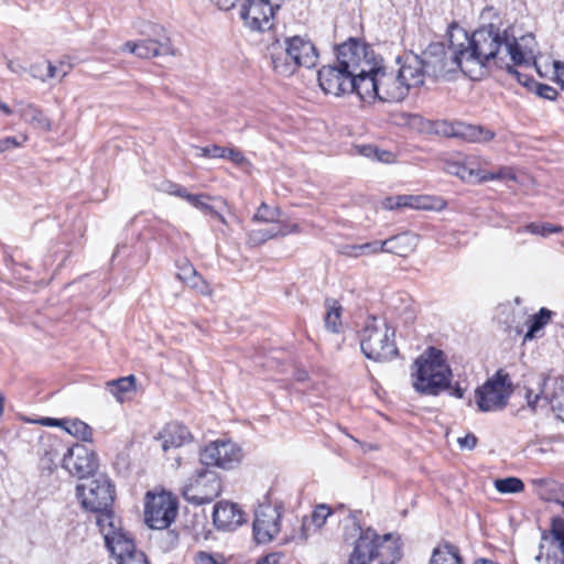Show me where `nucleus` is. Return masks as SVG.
<instances>
[{"instance_id":"35","label":"nucleus","mask_w":564,"mask_h":564,"mask_svg":"<svg viewBox=\"0 0 564 564\" xmlns=\"http://www.w3.org/2000/svg\"><path fill=\"white\" fill-rule=\"evenodd\" d=\"M21 117L36 128L48 131L51 129V121L46 118L43 111L34 105H28L21 112Z\"/></svg>"},{"instance_id":"51","label":"nucleus","mask_w":564,"mask_h":564,"mask_svg":"<svg viewBox=\"0 0 564 564\" xmlns=\"http://www.w3.org/2000/svg\"><path fill=\"white\" fill-rule=\"evenodd\" d=\"M536 94L545 99L555 100L558 96V93L555 88L546 84H536Z\"/></svg>"},{"instance_id":"48","label":"nucleus","mask_w":564,"mask_h":564,"mask_svg":"<svg viewBox=\"0 0 564 564\" xmlns=\"http://www.w3.org/2000/svg\"><path fill=\"white\" fill-rule=\"evenodd\" d=\"M225 158L236 165H242L247 162L245 154L237 148H225Z\"/></svg>"},{"instance_id":"2","label":"nucleus","mask_w":564,"mask_h":564,"mask_svg":"<svg viewBox=\"0 0 564 564\" xmlns=\"http://www.w3.org/2000/svg\"><path fill=\"white\" fill-rule=\"evenodd\" d=\"M357 539L352 543V550L348 555L347 564H397L403 555L401 535L395 532L378 533L372 527L361 528Z\"/></svg>"},{"instance_id":"56","label":"nucleus","mask_w":564,"mask_h":564,"mask_svg":"<svg viewBox=\"0 0 564 564\" xmlns=\"http://www.w3.org/2000/svg\"><path fill=\"white\" fill-rule=\"evenodd\" d=\"M118 564H150V563L144 553H134V555H130V557H126L124 560L118 562Z\"/></svg>"},{"instance_id":"36","label":"nucleus","mask_w":564,"mask_h":564,"mask_svg":"<svg viewBox=\"0 0 564 564\" xmlns=\"http://www.w3.org/2000/svg\"><path fill=\"white\" fill-rule=\"evenodd\" d=\"M549 399L553 411L564 422V378L554 380Z\"/></svg>"},{"instance_id":"31","label":"nucleus","mask_w":564,"mask_h":564,"mask_svg":"<svg viewBox=\"0 0 564 564\" xmlns=\"http://www.w3.org/2000/svg\"><path fill=\"white\" fill-rule=\"evenodd\" d=\"M107 390L115 397L119 403L129 400V394L137 391V378L134 375L120 377L106 382Z\"/></svg>"},{"instance_id":"62","label":"nucleus","mask_w":564,"mask_h":564,"mask_svg":"<svg viewBox=\"0 0 564 564\" xmlns=\"http://www.w3.org/2000/svg\"><path fill=\"white\" fill-rule=\"evenodd\" d=\"M205 214H208L210 215L212 217L216 218L218 216V212L209 204H207V206L205 207V209L203 210Z\"/></svg>"},{"instance_id":"21","label":"nucleus","mask_w":564,"mask_h":564,"mask_svg":"<svg viewBox=\"0 0 564 564\" xmlns=\"http://www.w3.org/2000/svg\"><path fill=\"white\" fill-rule=\"evenodd\" d=\"M24 422L40 424L43 426H57L65 430L70 435L82 440L83 442L93 443L94 430L84 421L79 419H54V417H41V419H29L24 417Z\"/></svg>"},{"instance_id":"12","label":"nucleus","mask_w":564,"mask_h":564,"mask_svg":"<svg viewBox=\"0 0 564 564\" xmlns=\"http://www.w3.org/2000/svg\"><path fill=\"white\" fill-rule=\"evenodd\" d=\"M76 496L85 510L100 511L113 506L116 489L109 479L101 477L77 485Z\"/></svg>"},{"instance_id":"29","label":"nucleus","mask_w":564,"mask_h":564,"mask_svg":"<svg viewBox=\"0 0 564 564\" xmlns=\"http://www.w3.org/2000/svg\"><path fill=\"white\" fill-rule=\"evenodd\" d=\"M271 65L275 74L284 77L292 76L296 72L288 37L284 40V47L273 46L271 48Z\"/></svg>"},{"instance_id":"22","label":"nucleus","mask_w":564,"mask_h":564,"mask_svg":"<svg viewBox=\"0 0 564 564\" xmlns=\"http://www.w3.org/2000/svg\"><path fill=\"white\" fill-rule=\"evenodd\" d=\"M444 133L447 137L459 138L467 142H489L496 133L482 126L464 122L444 123Z\"/></svg>"},{"instance_id":"32","label":"nucleus","mask_w":564,"mask_h":564,"mask_svg":"<svg viewBox=\"0 0 564 564\" xmlns=\"http://www.w3.org/2000/svg\"><path fill=\"white\" fill-rule=\"evenodd\" d=\"M430 564H463V558L455 544L443 541L433 550Z\"/></svg>"},{"instance_id":"55","label":"nucleus","mask_w":564,"mask_h":564,"mask_svg":"<svg viewBox=\"0 0 564 564\" xmlns=\"http://www.w3.org/2000/svg\"><path fill=\"white\" fill-rule=\"evenodd\" d=\"M457 442L462 448L474 449L478 440L475 434L468 433L464 437H459Z\"/></svg>"},{"instance_id":"1","label":"nucleus","mask_w":564,"mask_h":564,"mask_svg":"<svg viewBox=\"0 0 564 564\" xmlns=\"http://www.w3.org/2000/svg\"><path fill=\"white\" fill-rule=\"evenodd\" d=\"M449 62H442L437 65L435 61L431 64L435 73H454L462 70L465 75L473 77L471 65L486 66L489 62L507 67L508 73L518 83L529 86L532 79L523 76L513 66L530 65L535 59L538 43L532 33L517 37L513 25H508L500 31V22L488 24L477 29L470 37L453 21L447 29Z\"/></svg>"},{"instance_id":"19","label":"nucleus","mask_w":564,"mask_h":564,"mask_svg":"<svg viewBox=\"0 0 564 564\" xmlns=\"http://www.w3.org/2000/svg\"><path fill=\"white\" fill-rule=\"evenodd\" d=\"M379 100L383 102H398L403 100L408 94L405 85L400 79L397 69H389L377 65Z\"/></svg>"},{"instance_id":"45","label":"nucleus","mask_w":564,"mask_h":564,"mask_svg":"<svg viewBox=\"0 0 564 564\" xmlns=\"http://www.w3.org/2000/svg\"><path fill=\"white\" fill-rule=\"evenodd\" d=\"M196 273L195 267L187 260L177 264L176 276L183 283L187 282Z\"/></svg>"},{"instance_id":"14","label":"nucleus","mask_w":564,"mask_h":564,"mask_svg":"<svg viewBox=\"0 0 564 564\" xmlns=\"http://www.w3.org/2000/svg\"><path fill=\"white\" fill-rule=\"evenodd\" d=\"M148 39L138 42L127 41L123 48L140 58H154L162 55H175L171 39L166 35L165 29L159 24L151 25Z\"/></svg>"},{"instance_id":"3","label":"nucleus","mask_w":564,"mask_h":564,"mask_svg":"<svg viewBox=\"0 0 564 564\" xmlns=\"http://www.w3.org/2000/svg\"><path fill=\"white\" fill-rule=\"evenodd\" d=\"M452 378L447 356L437 347L429 346L413 362L412 387L421 394L438 395L449 388Z\"/></svg>"},{"instance_id":"13","label":"nucleus","mask_w":564,"mask_h":564,"mask_svg":"<svg viewBox=\"0 0 564 564\" xmlns=\"http://www.w3.org/2000/svg\"><path fill=\"white\" fill-rule=\"evenodd\" d=\"M284 508L279 503H260L254 511L252 523L253 539L265 544L273 541L281 531Z\"/></svg>"},{"instance_id":"50","label":"nucleus","mask_w":564,"mask_h":564,"mask_svg":"<svg viewBox=\"0 0 564 564\" xmlns=\"http://www.w3.org/2000/svg\"><path fill=\"white\" fill-rule=\"evenodd\" d=\"M225 147L212 144L200 148V155L204 158L221 159L225 158Z\"/></svg>"},{"instance_id":"10","label":"nucleus","mask_w":564,"mask_h":564,"mask_svg":"<svg viewBox=\"0 0 564 564\" xmlns=\"http://www.w3.org/2000/svg\"><path fill=\"white\" fill-rule=\"evenodd\" d=\"M243 451L240 445L229 438H218L208 442L199 452V462L209 468L221 470L237 468L243 459Z\"/></svg>"},{"instance_id":"53","label":"nucleus","mask_w":564,"mask_h":564,"mask_svg":"<svg viewBox=\"0 0 564 564\" xmlns=\"http://www.w3.org/2000/svg\"><path fill=\"white\" fill-rule=\"evenodd\" d=\"M384 240L383 241H373L362 243V249L365 254H376L380 252H384Z\"/></svg>"},{"instance_id":"49","label":"nucleus","mask_w":564,"mask_h":564,"mask_svg":"<svg viewBox=\"0 0 564 564\" xmlns=\"http://www.w3.org/2000/svg\"><path fill=\"white\" fill-rule=\"evenodd\" d=\"M553 75L551 79L564 89V61H553Z\"/></svg>"},{"instance_id":"60","label":"nucleus","mask_w":564,"mask_h":564,"mask_svg":"<svg viewBox=\"0 0 564 564\" xmlns=\"http://www.w3.org/2000/svg\"><path fill=\"white\" fill-rule=\"evenodd\" d=\"M221 10H229L236 6L237 0H213Z\"/></svg>"},{"instance_id":"43","label":"nucleus","mask_w":564,"mask_h":564,"mask_svg":"<svg viewBox=\"0 0 564 564\" xmlns=\"http://www.w3.org/2000/svg\"><path fill=\"white\" fill-rule=\"evenodd\" d=\"M29 140L28 134H21V140L17 137H6L0 139V153H3L8 150L20 148Z\"/></svg>"},{"instance_id":"4","label":"nucleus","mask_w":564,"mask_h":564,"mask_svg":"<svg viewBox=\"0 0 564 564\" xmlns=\"http://www.w3.org/2000/svg\"><path fill=\"white\" fill-rule=\"evenodd\" d=\"M360 347L364 355L375 361H389L399 355L395 329L384 319L369 316L361 330Z\"/></svg>"},{"instance_id":"16","label":"nucleus","mask_w":564,"mask_h":564,"mask_svg":"<svg viewBox=\"0 0 564 564\" xmlns=\"http://www.w3.org/2000/svg\"><path fill=\"white\" fill-rule=\"evenodd\" d=\"M274 14V7L270 0H246L240 10L245 24L257 32L271 30Z\"/></svg>"},{"instance_id":"5","label":"nucleus","mask_w":564,"mask_h":564,"mask_svg":"<svg viewBox=\"0 0 564 564\" xmlns=\"http://www.w3.org/2000/svg\"><path fill=\"white\" fill-rule=\"evenodd\" d=\"M178 498L164 489L149 490L144 495L143 521L152 530H165L176 520Z\"/></svg>"},{"instance_id":"33","label":"nucleus","mask_w":564,"mask_h":564,"mask_svg":"<svg viewBox=\"0 0 564 564\" xmlns=\"http://www.w3.org/2000/svg\"><path fill=\"white\" fill-rule=\"evenodd\" d=\"M332 514L333 510L329 506L325 503L317 505L310 516L304 517L302 522L303 531L310 533L319 530Z\"/></svg>"},{"instance_id":"24","label":"nucleus","mask_w":564,"mask_h":564,"mask_svg":"<svg viewBox=\"0 0 564 564\" xmlns=\"http://www.w3.org/2000/svg\"><path fill=\"white\" fill-rule=\"evenodd\" d=\"M378 74H377V65L373 66L371 72L365 73H356L351 76V90L349 93H355L357 96L366 102H375L379 100L378 93Z\"/></svg>"},{"instance_id":"44","label":"nucleus","mask_w":564,"mask_h":564,"mask_svg":"<svg viewBox=\"0 0 564 564\" xmlns=\"http://www.w3.org/2000/svg\"><path fill=\"white\" fill-rule=\"evenodd\" d=\"M195 564H226V560L221 554L200 551L195 556Z\"/></svg>"},{"instance_id":"46","label":"nucleus","mask_w":564,"mask_h":564,"mask_svg":"<svg viewBox=\"0 0 564 564\" xmlns=\"http://www.w3.org/2000/svg\"><path fill=\"white\" fill-rule=\"evenodd\" d=\"M367 152L366 155H373L378 161L384 163H391L394 161V154L390 151L379 150L378 148L368 147L365 149Z\"/></svg>"},{"instance_id":"8","label":"nucleus","mask_w":564,"mask_h":564,"mask_svg":"<svg viewBox=\"0 0 564 564\" xmlns=\"http://www.w3.org/2000/svg\"><path fill=\"white\" fill-rule=\"evenodd\" d=\"M513 391L509 373L499 369L475 390V402L478 411L492 412L502 410Z\"/></svg>"},{"instance_id":"25","label":"nucleus","mask_w":564,"mask_h":564,"mask_svg":"<svg viewBox=\"0 0 564 564\" xmlns=\"http://www.w3.org/2000/svg\"><path fill=\"white\" fill-rule=\"evenodd\" d=\"M106 545L117 562L134 555V553H143L135 547L134 540L122 530L107 532L105 539Z\"/></svg>"},{"instance_id":"52","label":"nucleus","mask_w":564,"mask_h":564,"mask_svg":"<svg viewBox=\"0 0 564 564\" xmlns=\"http://www.w3.org/2000/svg\"><path fill=\"white\" fill-rule=\"evenodd\" d=\"M166 192L170 194V195H173L175 197H180L182 199H186L187 195H188V191L186 189V187H184L183 185L181 184H177V183H174V182H169L167 183V187H166Z\"/></svg>"},{"instance_id":"39","label":"nucleus","mask_w":564,"mask_h":564,"mask_svg":"<svg viewBox=\"0 0 564 564\" xmlns=\"http://www.w3.org/2000/svg\"><path fill=\"white\" fill-rule=\"evenodd\" d=\"M93 512L97 514L96 524L98 525L100 533L104 535V539H106L107 532H115L118 530L115 525V512L112 507H108L106 510Z\"/></svg>"},{"instance_id":"26","label":"nucleus","mask_w":564,"mask_h":564,"mask_svg":"<svg viewBox=\"0 0 564 564\" xmlns=\"http://www.w3.org/2000/svg\"><path fill=\"white\" fill-rule=\"evenodd\" d=\"M280 210L275 207H271L265 203H262L254 214V219L264 223H278L279 228L275 232L268 234V238H274L278 236H286L290 234L300 232V226L297 224H285L279 221Z\"/></svg>"},{"instance_id":"41","label":"nucleus","mask_w":564,"mask_h":564,"mask_svg":"<svg viewBox=\"0 0 564 564\" xmlns=\"http://www.w3.org/2000/svg\"><path fill=\"white\" fill-rule=\"evenodd\" d=\"M524 230L542 237L550 236L552 234H560L563 231V227L560 225H553L551 223H530L525 225Z\"/></svg>"},{"instance_id":"54","label":"nucleus","mask_w":564,"mask_h":564,"mask_svg":"<svg viewBox=\"0 0 564 564\" xmlns=\"http://www.w3.org/2000/svg\"><path fill=\"white\" fill-rule=\"evenodd\" d=\"M57 70L62 77H65L68 75L72 69L74 68V64L70 61V57L65 55L61 59H58L57 64Z\"/></svg>"},{"instance_id":"18","label":"nucleus","mask_w":564,"mask_h":564,"mask_svg":"<svg viewBox=\"0 0 564 564\" xmlns=\"http://www.w3.org/2000/svg\"><path fill=\"white\" fill-rule=\"evenodd\" d=\"M351 74L338 64V66H323L317 74L321 88L325 94L340 96L351 90Z\"/></svg>"},{"instance_id":"40","label":"nucleus","mask_w":564,"mask_h":564,"mask_svg":"<svg viewBox=\"0 0 564 564\" xmlns=\"http://www.w3.org/2000/svg\"><path fill=\"white\" fill-rule=\"evenodd\" d=\"M494 485L496 490L500 494H519L524 490V484L518 477L496 479Z\"/></svg>"},{"instance_id":"28","label":"nucleus","mask_w":564,"mask_h":564,"mask_svg":"<svg viewBox=\"0 0 564 564\" xmlns=\"http://www.w3.org/2000/svg\"><path fill=\"white\" fill-rule=\"evenodd\" d=\"M68 447L58 436L47 434L40 438L39 455L43 462L55 464L58 459L63 462L64 454Z\"/></svg>"},{"instance_id":"15","label":"nucleus","mask_w":564,"mask_h":564,"mask_svg":"<svg viewBox=\"0 0 564 564\" xmlns=\"http://www.w3.org/2000/svg\"><path fill=\"white\" fill-rule=\"evenodd\" d=\"M63 468L79 479L88 478L98 470L99 458L95 449L75 443L64 454Z\"/></svg>"},{"instance_id":"27","label":"nucleus","mask_w":564,"mask_h":564,"mask_svg":"<svg viewBox=\"0 0 564 564\" xmlns=\"http://www.w3.org/2000/svg\"><path fill=\"white\" fill-rule=\"evenodd\" d=\"M384 252L406 258L413 253L419 245V236L411 231H404L384 240Z\"/></svg>"},{"instance_id":"6","label":"nucleus","mask_w":564,"mask_h":564,"mask_svg":"<svg viewBox=\"0 0 564 564\" xmlns=\"http://www.w3.org/2000/svg\"><path fill=\"white\" fill-rule=\"evenodd\" d=\"M485 163L479 155L458 154L456 158L446 160L444 169L448 174L455 175L466 183H485L494 180L516 178L510 169L500 167L497 172H489L484 167Z\"/></svg>"},{"instance_id":"63","label":"nucleus","mask_w":564,"mask_h":564,"mask_svg":"<svg viewBox=\"0 0 564 564\" xmlns=\"http://www.w3.org/2000/svg\"><path fill=\"white\" fill-rule=\"evenodd\" d=\"M205 214H208L210 215L212 217L216 218L218 216V212L209 204H207V206L205 207V209L203 210Z\"/></svg>"},{"instance_id":"59","label":"nucleus","mask_w":564,"mask_h":564,"mask_svg":"<svg viewBox=\"0 0 564 564\" xmlns=\"http://www.w3.org/2000/svg\"><path fill=\"white\" fill-rule=\"evenodd\" d=\"M257 564H281V554L270 553L258 561Z\"/></svg>"},{"instance_id":"61","label":"nucleus","mask_w":564,"mask_h":564,"mask_svg":"<svg viewBox=\"0 0 564 564\" xmlns=\"http://www.w3.org/2000/svg\"><path fill=\"white\" fill-rule=\"evenodd\" d=\"M451 394L454 395L457 399H462L465 395V388H462L458 383H456L454 387L449 384Z\"/></svg>"},{"instance_id":"42","label":"nucleus","mask_w":564,"mask_h":564,"mask_svg":"<svg viewBox=\"0 0 564 564\" xmlns=\"http://www.w3.org/2000/svg\"><path fill=\"white\" fill-rule=\"evenodd\" d=\"M186 286L194 290L196 293L204 296H212L213 289L209 283L197 272L187 282L184 283Z\"/></svg>"},{"instance_id":"64","label":"nucleus","mask_w":564,"mask_h":564,"mask_svg":"<svg viewBox=\"0 0 564 564\" xmlns=\"http://www.w3.org/2000/svg\"><path fill=\"white\" fill-rule=\"evenodd\" d=\"M475 564H498V563H495L490 560H486V558H479L475 562Z\"/></svg>"},{"instance_id":"20","label":"nucleus","mask_w":564,"mask_h":564,"mask_svg":"<svg viewBox=\"0 0 564 564\" xmlns=\"http://www.w3.org/2000/svg\"><path fill=\"white\" fill-rule=\"evenodd\" d=\"M290 55H292L296 70L301 67L313 68L318 63V51L315 44L306 36L294 35L288 37Z\"/></svg>"},{"instance_id":"58","label":"nucleus","mask_w":564,"mask_h":564,"mask_svg":"<svg viewBox=\"0 0 564 564\" xmlns=\"http://www.w3.org/2000/svg\"><path fill=\"white\" fill-rule=\"evenodd\" d=\"M481 18L484 20L497 19L500 21V13L495 7L488 6V7L484 8V10L481 12Z\"/></svg>"},{"instance_id":"17","label":"nucleus","mask_w":564,"mask_h":564,"mask_svg":"<svg viewBox=\"0 0 564 564\" xmlns=\"http://www.w3.org/2000/svg\"><path fill=\"white\" fill-rule=\"evenodd\" d=\"M386 210H399L404 208L422 210H443L447 203L442 197L432 195H395L386 197L381 202Z\"/></svg>"},{"instance_id":"23","label":"nucleus","mask_w":564,"mask_h":564,"mask_svg":"<svg viewBox=\"0 0 564 564\" xmlns=\"http://www.w3.org/2000/svg\"><path fill=\"white\" fill-rule=\"evenodd\" d=\"M215 525L221 530H234L245 522V512L230 501H218L213 511Z\"/></svg>"},{"instance_id":"11","label":"nucleus","mask_w":564,"mask_h":564,"mask_svg":"<svg viewBox=\"0 0 564 564\" xmlns=\"http://www.w3.org/2000/svg\"><path fill=\"white\" fill-rule=\"evenodd\" d=\"M337 62L351 75L359 72H371L373 66L378 65L371 46L355 37H350L338 46Z\"/></svg>"},{"instance_id":"57","label":"nucleus","mask_w":564,"mask_h":564,"mask_svg":"<svg viewBox=\"0 0 564 564\" xmlns=\"http://www.w3.org/2000/svg\"><path fill=\"white\" fill-rule=\"evenodd\" d=\"M343 254L350 257V258H358L364 253L362 245H350L345 246L341 251Z\"/></svg>"},{"instance_id":"47","label":"nucleus","mask_w":564,"mask_h":564,"mask_svg":"<svg viewBox=\"0 0 564 564\" xmlns=\"http://www.w3.org/2000/svg\"><path fill=\"white\" fill-rule=\"evenodd\" d=\"M204 199L210 200V199H213V197L205 193H200V194L188 193L185 200L187 203H189L193 207L203 212L205 209V207L207 206V203H205Z\"/></svg>"},{"instance_id":"38","label":"nucleus","mask_w":564,"mask_h":564,"mask_svg":"<svg viewBox=\"0 0 564 564\" xmlns=\"http://www.w3.org/2000/svg\"><path fill=\"white\" fill-rule=\"evenodd\" d=\"M30 70L34 78L40 79L42 82H46L59 75L57 66L53 64L51 61L35 63L31 65Z\"/></svg>"},{"instance_id":"34","label":"nucleus","mask_w":564,"mask_h":564,"mask_svg":"<svg viewBox=\"0 0 564 564\" xmlns=\"http://www.w3.org/2000/svg\"><path fill=\"white\" fill-rule=\"evenodd\" d=\"M326 315L324 318L325 326L332 333L338 334L341 330L343 307L337 300L327 299L325 301Z\"/></svg>"},{"instance_id":"37","label":"nucleus","mask_w":564,"mask_h":564,"mask_svg":"<svg viewBox=\"0 0 564 564\" xmlns=\"http://www.w3.org/2000/svg\"><path fill=\"white\" fill-rule=\"evenodd\" d=\"M552 312L545 307L540 308L536 314L530 316L528 324L529 329L524 336V339H531L534 335L543 328L551 321Z\"/></svg>"},{"instance_id":"9","label":"nucleus","mask_w":564,"mask_h":564,"mask_svg":"<svg viewBox=\"0 0 564 564\" xmlns=\"http://www.w3.org/2000/svg\"><path fill=\"white\" fill-rule=\"evenodd\" d=\"M432 61H435L437 65L443 64L442 62H449L446 50L443 46H438L434 52L425 55V58L421 59L419 57H414L405 61L399 66L397 72L400 79L405 85L406 94H409V90L412 87L421 86L424 83L426 74L433 77L445 76L448 74L435 73L433 70L434 67L431 65L433 63Z\"/></svg>"},{"instance_id":"30","label":"nucleus","mask_w":564,"mask_h":564,"mask_svg":"<svg viewBox=\"0 0 564 564\" xmlns=\"http://www.w3.org/2000/svg\"><path fill=\"white\" fill-rule=\"evenodd\" d=\"M161 440L164 451L181 447L191 440V432L185 425L171 423L162 431Z\"/></svg>"},{"instance_id":"7","label":"nucleus","mask_w":564,"mask_h":564,"mask_svg":"<svg viewBox=\"0 0 564 564\" xmlns=\"http://www.w3.org/2000/svg\"><path fill=\"white\" fill-rule=\"evenodd\" d=\"M223 488L221 476L208 466L203 465L187 478L182 488V495L186 501L202 506L217 499L221 495Z\"/></svg>"}]
</instances>
